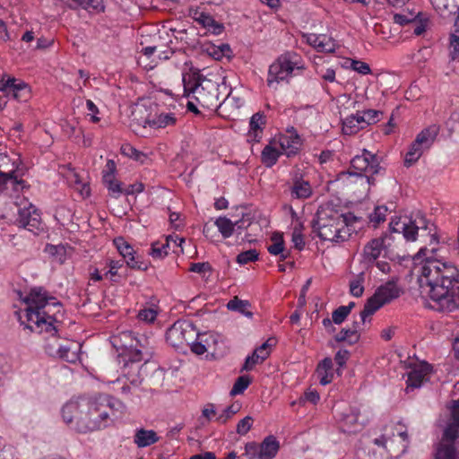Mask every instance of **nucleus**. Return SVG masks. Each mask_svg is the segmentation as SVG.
I'll use <instances>...</instances> for the list:
<instances>
[{
  "label": "nucleus",
  "mask_w": 459,
  "mask_h": 459,
  "mask_svg": "<svg viewBox=\"0 0 459 459\" xmlns=\"http://www.w3.org/2000/svg\"><path fill=\"white\" fill-rule=\"evenodd\" d=\"M419 283L431 299L430 307L443 313L459 309V271L452 264L428 260L421 267Z\"/></svg>",
  "instance_id": "obj_1"
},
{
  "label": "nucleus",
  "mask_w": 459,
  "mask_h": 459,
  "mask_svg": "<svg viewBox=\"0 0 459 459\" xmlns=\"http://www.w3.org/2000/svg\"><path fill=\"white\" fill-rule=\"evenodd\" d=\"M116 406L122 407L123 404L108 394L82 397L65 403L62 417L77 431L87 433L107 427Z\"/></svg>",
  "instance_id": "obj_2"
},
{
  "label": "nucleus",
  "mask_w": 459,
  "mask_h": 459,
  "mask_svg": "<svg viewBox=\"0 0 459 459\" xmlns=\"http://www.w3.org/2000/svg\"><path fill=\"white\" fill-rule=\"evenodd\" d=\"M20 298L22 299V293L19 292ZM22 300L27 305L25 308V316L28 325L26 328L33 331L34 328L30 325L33 323L37 327L42 325L46 326V331L51 333V335L46 339L45 351L51 357H56L60 354V351L64 344L58 342V338L56 335V328L53 325V323L56 321L55 316H51V307L56 309V312H60L61 303L56 301V299L51 296H48L47 291L43 288H33L30 293L22 298ZM56 315V312H54Z\"/></svg>",
  "instance_id": "obj_3"
},
{
  "label": "nucleus",
  "mask_w": 459,
  "mask_h": 459,
  "mask_svg": "<svg viewBox=\"0 0 459 459\" xmlns=\"http://www.w3.org/2000/svg\"><path fill=\"white\" fill-rule=\"evenodd\" d=\"M316 218L312 221L314 231L322 240L340 242L346 239L347 227L352 224L357 218L351 212L340 213L330 208L317 210Z\"/></svg>",
  "instance_id": "obj_4"
},
{
  "label": "nucleus",
  "mask_w": 459,
  "mask_h": 459,
  "mask_svg": "<svg viewBox=\"0 0 459 459\" xmlns=\"http://www.w3.org/2000/svg\"><path fill=\"white\" fill-rule=\"evenodd\" d=\"M184 96L194 99L198 105L209 110H214L222 105H229L231 101L227 97L220 103L218 84L199 73L183 74Z\"/></svg>",
  "instance_id": "obj_5"
},
{
  "label": "nucleus",
  "mask_w": 459,
  "mask_h": 459,
  "mask_svg": "<svg viewBox=\"0 0 459 459\" xmlns=\"http://www.w3.org/2000/svg\"><path fill=\"white\" fill-rule=\"evenodd\" d=\"M444 423L441 441L436 450V459H459L455 441L459 437V400H452L446 405V414L440 419Z\"/></svg>",
  "instance_id": "obj_6"
},
{
  "label": "nucleus",
  "mask_w": 459,
  "mask_h": 459,
  "mask_svg": "<svg viewBox=\"0 0 459 459\" xmlns=\"http://www.w3.org/2000/svg\"><path fill=\"white\" fill-rule=\"evenodd\" d=\"M351 175L364 177L369 185H375L376 175L383 174L385 169L380 166L379 158L372 152L363 150L360 155H356L351 161Z\"/></svg>",
  "instance_id": "obj_7"
},
{
  "label": "nucleus",
  "mask_w": 459,
  "mask_h": 459,
  "mask_svg": "<svg viewBox=\"0 0 459 459\" xmlns=\"http://www.w3.org/2000/svg\"><path fill=\"white\" fill-rule=\"evenodd\" d=\"M119 338L122 342V347L128 351L129 362L148 361L152 357V348L146 336H137L133 332H123Z\"/></svg>",
  "instance_id": "obj_8"
},
{
  "label": "nucleus",
  "mask_w": 459,
  "mask_h": 459,
  "mask_svg": "<svg viewBox=\"0 0 459 459\" xmlns=\"http://www.w3.org/2000/svg\"><path fill=\"white\" fill-rule=\"evenodd\" d=\"M400 296V290L395 283L388 281L378 287L375 293L367 300L364 308L359 314L362 324H365L367 317L372 316L385 304Z\"/></svg>",
  "instance_id": "obj_9"
},
{
  "label": "nucleus",
  "mask_w": 459,
  "mask_h": 459,
  "mask_svg": "<svg viewBox=\"0 0 459 459\" xmlns=\"http://www.w3.org/2000/svg\"><path fill=\"white\" fill-rule=\"evenodd\" d=\"M199 337V333L195 326L187 320H178L166 333L168 343L176 349H181Z\"/></svg>",
  "instance_id": "obj_10"
},
{
  "label": "nucleus",
  "mask_w": 459,
  "mask_h": 459,
  "mask_svg": "<svg viewBox=\"0 0 459 459\" xmlns=\"http://www.w3.org/2000/svg\"><path fill=\"white\" fill-rule=\"evenodd\" d=\"M392 232L403 233L404 238L408 241H415L420 229H427L426 219L419 212L415 214V218H394L389 223Z\"/></svg>",
  "instance_id": "obj_11"
},
{
  "label": "nucleus",
  "mask_w": 459,
  "mask_h": 459,
  "mask_svg": "<svg viewBox=\"0 0 459 459\" xmlns=\"http://www.w3.org/2000/svg\"><path fill=\"white\" fill-rule=\"evenodd\" d=\"M296 67V63L290 60L289 55L281 56L274 63H273L268 71L267 84L270 87L273 83H279L287 80Z\"/></svg>",
  "instance_id": "obj_12"
},
{
  "label": "nucleus",
  "mask_w": 459,
  "mask_h": 459,
  "mask_svg": "<svg viewBox=\"0 0 459 459\" xmlns=\"http://www.w3.org/2000/svg\"><path fill=\"white\" fill-rule=\"evenodd\" d=\"M15 224L20 228L36 233L41 226L40 215L35 206L30 204L28 206L19 209Z\"/></svg>",
  "instance_id": "obj_13"
},
{
  "label": "nucleus",
  "mask_w": 459,
  "mask_h": 459,
  "mask_svg": "<svg viewBox=\"0 0 459 459\" xmlns=\"http://www.w3.org/2000/svg\"><path fill=\"white\" fill-rule=\"evenodd\" d=\"M113 242L120 255L126 259V264L130 268L142 271L147 270V264L141 261L139 257L134 256L135 252L133 247L123 238H117Z\"/></svg>",
  "instance_id": "obj_14"
},
{
  "label": "nucleus",
  "mask_w": 459,
  "mask_h": 459,
  "mask_svg": "<svg viewBox=\"0 0 459 459\" xmlns=\"http://www.w3.org/2000/svg\"><path fill=\"white\" fill-rule=\"evenodd\" d=\"M8 96L20 102H26L30 98V89L24 82H16L15 79H9L0 87Z\"/></svg>",
  "instance_id": "obj_15"
},
{
  "label": "nucleus",
  "mask_w": 459,
  "mask_h": 459,
  "mask_svg": "<svg viewBox=\"0 0 459 459\" xmlns=\"http://www.w3.org/2000/svg\"><path fill=\"white\" fill-rule=\"evenodd\" d=\"M431 370V366L428 363H421L408 373L407 389L418 388L426 380L428 374Z\"/></svg>",
  "instance_id": "obj_16"
},
{
  "label": "nucleus",
  "mask_w": 459,
  "mask_h": 459,
  "mask_svg": "<svg viewBox=\"0 0 459 459\" xmlns=\"http://www.w3.org/2000/svg\"><path fill=\"white\" fill-rule=\"evenodd\" d=\"M385 238H377L368 242L362 253L363 262L371 264H373L381 255L384 249Z\"/></svg>",
  "instance_id": "obj_17"
},
{
  "label": "nucleus",
  "mask_w": 459,
  "mask_h": 459,
  "mask_svg": "<svg viewBox=\"0 0 459 459\" xmlns=\"http://www.w3.org/2000/svg\"><path fill=\"white\" fill-rule=\"evenodd\" d=\"M259 446V459H273L280 448V444L273 436L266 437Z\"/></svg>",
  "instance_id": "obj_18"
},
{
  "label": "nucleus",
  "mask_w": 459,
  "mask_h": 459,
  "mask_svg": "<svg viewBox=\"0 0 459 459\" xmlns=\"http://www.w3.org/2000/svg\"><path fill=\"white\" fill-rule=\"evenodd\" d=\"M159 440L160 437L152 429L147 430L144 429H139L135 431L134 437V444L140 448L152 446L157 443Z\"/></svg>",
  "instance_id": "obj_19"
},
{
  "label": "nucleus",
  "mask_w": 459,
  "mask_h": 459,
  "mask_svg": "<svg viewBox=\"0 0 459 459\" xmlns=\"http://www.w3.org/2000/svg\"><path fill=\"white\" fill-rule=\"evenodd\" d=\"M364 127V118L359 113L348 116L342 122V131L345 134H356Z\"/></svg>",
  "instance_id": "obj_20"
},
{
  "label": "nucleus",
  "mask_w": 459,
  "mask_h": 459,
  "mask_svg": "<svg viewBox=\"0 0 459 459\" xmlns=\"http://www.w3.org/2000/svg\"><path fill=\"white\" fill-rule=\"evenodd\" d=\"M282 151L288 157L294 156L298 153L301 146L300 137L295 133L290 136H283L280 142Z\"/></svg>",
  "instance_id": "obj_21"
},
{
  "label": "nucleus",
  "mask_w": 459,
  "mask_h": 459,
  "mask_svg": "<svg viewBox=\"0 0 459 459\" xmlns=\"http://www.w3.org/2000/svg\"><path fill=\"white\" fill-rule=\"evenodd\" d=\"M439 128L436 125H432L422 130L416 137V144H420L425 150H428L434 143L437 136Z\"/></svg>",
  "instance_id": "obj_22"
},
{
  "label": "nucleus",
  "mask_w": 459,
  "mask_h": 459,
  "mask_svg": "<svg viewBox=\"0 0 459 459\" xmlns=\"http://www.w3.org/2000/svg\"><path fill=\"white\" fill-rule=\"evenodd\" d=\"M434 8L446 17L450 14H456L459 12V4L457 0H430Z\"/></svg>",
  "instance_id": "obj_23"
},
{
  "label": "nucleus",
  "mask_w": 459,
  "mask_h": 459,
  "mask_svg": "<svg viewBox=\"0 0 459 459\" xmlns=\"http://www.w3.org/2000/svg\"><path fill=\"white\" fill-rule=\"evenodd\" d=\"M81 345L76 342H70L62 346L60 354L56 358H60L69 363H75L79 359V351Z\"/></svg>",
  "instance_id": "obj_24"
},
{
  "label": "nucleus",
  "mask_w": 459,
  "mask_h": 459,
  "mask_svg": "<svg viewBox=\"0 0 459 459\" xmlns=\"http://www.w3.org/2000/svg\"><path fill=\"white\" fill-rule=\"evenodd\" d=\"M271 240H272L273 244L268 246V247H267L268 252L273 255H280L281 261L286 260L290 255V252L285 251L284 241H283L282 236L279 233H274V234H273Z\"/></svg>",
  "instance_id": "obj_25"
},
{
  "label": "nucleus",
  "mask_w": 459,
  "mask_h": 459,
  "mask_svg": "<svg viewBox=\"0 0 459 459\" xmlns=\"http://www.w3.org/2000/svg\"><path fill=\"white\" fill-rule=\"evenodd\" d=\"M176 122L177 117L174 113H160L152 119L145 120V124L153 128H165L174 126Z\"/></svg>",
  "instance_id": "obj_26"
},
{
  "label": "nucleus",
  "mask_w": 459,
  "mask_h": 459,
  "mask_svg": "<svg viewBox=\"0 0 459 459\" xmlns=\"http://www.w3.org/2000/svg\"><path fill=\"white\" fill-rule=\"evenodd\" d=\"M341 429L343 432L353 433L359 430V413L352 411L351 413L342 414L341 418Z\"/></svg>",
  "instance_id": "obj_27"
},
{
  "label": "nucleus",
  "mask_w": 459,
  "mask_h": 459,
  "mask_svg": "<svg viewBox=\"0 0 459 459\" xmlns=\"http://www.w3.org/2000/svg\"><path fill=\"white\" fill-rule=\"evenodd\" d=\"M135 363L136 362H129L126 365V368H127L126 377L134 388L139 387L143 380L140 373L143 365L138 366L134 365Z\"/></svg>",
  "instance_id": "obj_28"
},
{
  "label": "nucleus",
  "mask_w": 459,
  "mask_h": 459,
  "mask_svg": "<svg viewBox=\"0 0 459 459\" xmlns=\"http://www.w3.org/2000/svg\"><path fill=\"white\" fill-rule=\"evenodd\" d=\"M8 183H11L14 190H18V186L24 184L22 179L18 178V175L15 170L9 172H3L0 170V192L6 189Z\"/></svg>",
  "instance_id": "obj_29"
},
{
  "label": "nucleus",
  "mask_w": 459,
  "mask_h": 459,
  "mask_svg": "<svg viewBox=\"0 0 459 459\" xmlns=\"http://www.w3.org/2000/svg\"><path fill=\"white\" fill-rule=\"evenodd\" d=\"M360 334L355 328H342L335 336L337 342H346L349 345L357 343L359 341Z\"/></svg>",
  "instance_id": "obj_30"
},
{
  "label": "nucleus",
  "mask_w": 459,
  "mask_h": 459,
  "mask_svg": "<svg viewBox=\"0 0 459 459\" xmlns=\"http://www.w3.org/2000/svg\"><path fill=\"white\" fill-rule=\"evenodd\" d=\"M312 194V188L307 181L297 179L291 187V195L296 198H307Z\"/></svg>",
  "instance_id": "obj_31"
},
{
  "label": "nucleus",
  "mask_w": 459,
  "mask_h": 459,
  "mask_svg": "<svg viewBox=\"0 0 459 459\" xmlns=\"http://www.w3.org/2000/svg\"><path fill=\"white\" fill-rule=\"evenodd\" d=\"M280 155L281 152L268 144L262 151L261 160L264 166L271 168L277 162Z\"/></svg>",
  "instance_id": "obj_32"
},
{
  "label": "nucleus",
  "mask_w": 459,
  "mask_h": 459,
  "mask_svg": "<svg viewBox=\"0 0 459 459\" xmlns=\"http://www.w3.org/2000/svg\"><path fill=\"white\" fill-rule=\"evenodd\" d=\"M425 149L420 144H416L414 140L405 155L404 166L407 168L412 166L421 157Z\"/></svg>",
  "instance_id": "obj_33"
},
{
  "label": "nucleus",
  "mask_w": 459,
  "mask_h": 459,
  "mask_svg": "<svg viewBox=\"0 0 459 459\" xmlns=\"http://www.w3.org/2000/svg\"><path fill=\"white\" fill-rule=\"evenodd\" d=\"M250 303L247 300L239 299L238 297H234L227 304V307L232 311H238L247 317H252L253 313L248 310Z\"/></svg>",
  "instance_id": "obj_34"
},
{
  "label": "nucleus",
  "mask_w": 459,
  "mask_h": 459,
  "mask_svg": "<svg viewBox=\"0 0 459 459\" xmlns=\"http://www.w3.org/2000/svg\"><path fill=\"white\" fill-rule=\"evenodd\" d=\"M171 236L167 237L166 243L155 242L152 245L150 255L153 258L161 259L164 258L168 254L170 247Z\"/></svg>",
  "instance_id": "obj_35"
},
{
  "label": "nucleus",
  "mask_w": 459,
  "mask_h": 459,
  "mask_svg": "<svg viewBox=\"0 0 459 459\" xmlns=\"http://www.w3.org/2000/svg\"><path fill=\"white\" fill-rule=\"evenodd\" d=\"M455 31L450 35V45L452 48V57L455 59L459 57V12L455 19Z\"/></svg>",
  "instance_id": "obj_36"
},
{
  "label": "nucleus",
  "mask_w": 459,
  "mask_h": 459,
  "mask_svg": "<svg viewBox=\"0 0 459 459\" xmlns=\"http://www.w3.org/2000/svg\"><path fill=\"white\" fill-rule=\"evenodd\" d=\"M70 183L74 186V187L79 191L80 195L82 197H87L90 195L91 189L89 185L86 183H82L80 176L75 172L72 171L71 175L69 176Z\"/></svg>",
  "instance_id": "obj_37"
},
{
  "label": "nucleus",
  "mask_w": 459,
  "mask_h": 459,
  "mask_svg": "<svg viewBox=\"0 0 459 459\" xmlns=\"http://www.w3.org/2000/svg\"><path fill=\"white\" fill-rule=\"evenodd\" d=\"M364 280H365L364 273H360L357 274L355 276V278L350 281V284H349L350 293L352 296H354L356 298L362 296V294L364 292V286H363Z\"/></svg>",
  "instance_id": "obj_38"
},
{
  "label": "nucleus",
  "mask_w": 459,
  "mask_h": 459,
  "mask_svg": "<svg viewBox=\"0 0 459 459\" xmlns=\"http://www.w3.org/2000/svg\"><path fill=\"white\" fill-rule=\"evenodd\" d=\"M215 225L223 238H230L233 234L234 224L230 219L226 217H219L215 221Z\"/></svg>",
  "instance_id": "obj_39"
},
{
  "label": "nucleus",
  "mask_w": 459,
  "mask_h": 459,
  "mask_svg": "<svg viewBox=\"0 0 459 459\" xmlns=\"http://www.w3.org/2000/svg\"><path fill=\"white\" fill-rule=\"evenodd\" d=\"M121 152L123 155L134 159L141 163H143L147 159V156L143 152L136 150L129 143H126L121 146Z\"/></svg>",
  "instance_id": "obj_40"
},
{
  "label": "nucleus",
  "mask_w": 459,
  "mask_h": 459,
  "mask_svg": "<svg viewBox=\"0 0 459 459\" xmlns=\"http://www.w3.org/2000/svg\"><path fill=\"white\" fill-rule=\"evenodd\" d=\"M387 212L388 209L385 205H379L369 214V221L373 223L374 228H377L381 222L385 221Z\"/></svg>",
  "instance_id": "obj_41"
},
{
  "label": "nucleus",
  "mask_w": 459,
  "mask_h": 459,
  "mask_svg": "<svg viewBox=\"0 0 459 459\" xmlns=\"http://www.w3.org/2000/svg\"><path fill=\"white\" fill-rule=\"evenodd\" d=\"M240 404L233 403L228 406L217 418L216 420L220 424H225L240 410Z\"/></svg>",
  "instance_id": "obj_42"
},
{
  "label": "nucleus",
  "mask_w": 459,
  "mask_h": 459,
  "mask_svg": "<svg viewBox=\"0 0 459 459\" xmlns=\"http://www.w3.org/2000/svg\"><path fill=\"white\" fill-rule=\"evenodd\" d=\"M250 383L251 380L247 376H241L238 377L230 390V395L234 396L242 394L248 387Z\"/></svg>",
  "instance_id": "obj_43"
},
{
  "label": "nucleus",
  "mask_w": 459,
  "mask_h": 459,
  "mask_svg": "<svg viewBox=\"0 0 459 459\" xmlns=\"http://www.w3.org/2000/svg\"><path fill=\"white\" fill-rule=\"evenodd\" d=\"M337 47L336 42L326 35H321L320 46L317 47L316 50L323 53H333L335 51Z\"/></svg>",
  "instance_id": "obj_44"
},
{
  "label": "nucleus",
  "mask_w": 459,
  "mask_h": 459,
  "mask_svg": "<svg viewBox=\"0 0 459 459\" xmlns=\"http://www.w3.org/2000/svg\"><path fill=\"white\" fill-rule=\"evenodd\" d=\"M206 334H200L199 338L197 340H195L193 342H189L187 346H190L192 352H194L196 355H203L207 351V348L204 344L206 342V340H204V337Z\"/></svg>",
  "instance_id": "obj_45"
},
{
  "label": "nucleus",
  "mask_w": 459,
  "mask_h": 459,
  "mask_svg": "<svg viewBox=\"0 0 459 459\" xmlns=\"http://www.w3.org/2000/svg\"><path fill=\"white\" fill-rule=\"evenodd\" d=\"M258 252L255 249H249L241 252L237 256V262L240 264H247L249 262L256 261L258 259Z\"/></svg>",
  "instance_id": "obj_46"
},
{
  "label": "nucleus",
  "mask_w": 459,
  "mask_h": 459,
  "mask_svg": "<svg viewBox=\"0 0 459 459\" xmlns=\"http://www.w3.org/2000/svg\"><path fill=\"white\" fill-rule=\"evenodd\" d=\"M254 420L251 416H246L237 424L236 432L240 436H245L251 429Z\"/></svg>",
  "instance_id": "obj_47"
},
{
  "label": "nucleus",
  "mask_w": 459,
  "mask_h": 459,
  "mask_svg": "<svg viewBox=\"0 0 459 459\" xmlns=\"http://www.w3.org/2000/svg\"><path fill=\"white\" fill-rule=\"evenodd\" d=\"M350 62H351L350 67L352 70L356 71L357 73L363 74V75L369 74L371 73V69H370V66L368 65V64H367L363 61H360V60H353V59H351Z\"/></svg>",
  "instance_id": "obj_48"
},
{
  "label": "nucleus",
  "mask_w": 459,
  "mask_h": 459,
  "mask_svg": "<svg viewBox=\"0 0 459 459\" xmlns=\"http://www.w3.org/2000/svg\"><path fill=\"white\" fill-rule=\"evenodd\" d=\"M362 117L364 118L365 126H368L378 122L382 117V112L375 109H368L362 113Z\"/></svg>",
  "instance_id": "obj_49"
},
{
  "label": "nucleus",
  "mask_w": 459,
  "mask_h": 459,
  "mask_svg": "<svg viewBox=\"0 0 459 459\" xmlns=\"http://www.w3.org/2000/svg\"><path fill=\"white\" fill-rule=\"evenodd\" d=\"M260 446L256 442H247L245 446V455L248 459H259Z\"/></svg>",
  "instance_id": "obj_50"
},
{
  "label": "nucleus",
  "mask_w": 459,
  "mask_h": 459,
  "mask_svg": "<svg viewBox=\"0 0 459 459\" xmlns=\"http://www.w3.org/2000/svg\"><path fill=\"white\" fill-rule=\"evenodd\" d=\"M195 20L208 29H210L212 24H215V20L211 15L204 12H196L195 13Z\"/></svg>",
  "instance_id": "obj_51"
},
{
  "label": "nucleus",
  "mask_w": 459,
  "mask_h": 459,
  "mask_svg": "<svg viewBox=\"0 0 459 459\" xmlns=\"http://www.w3.org/2000/svg\"><path fill=\"white\" fill-rule=\"evenodd\" d=\"M270 341L271 340H268L255 350L256 359H259L261 363H263L270 355V348L272 346V344L269 343Z\"/></svg>",
  "instance_id": "obj_52"
},
{
  "label": "nucleus",
  "mask_w": 459,
  "mask_h": 459,
  "mask_svg": "<svg viewBox=\"0 0 459 459\" xmlns=\"http://www.w3.org/2000/svg\"><path fill=\"white\" fill-rule=\"evenodd\" d=\"M374 443L377 445V446H384L386 448V450L389 452V453H394L396 454V450L394 449L393 447V445L394 443V437H386L385 436H381L380 437L378 438H376L374 440Z\"/></svg>",
  "instance_id": "obj_53"
},
{
  "label": "nucleus",
  "mask_w": 459,
  "mask_h": 459,
  "mask_svg": "<svg viewBox=\"0 0 459 459\" xmlns=\"http://www.w3.org/2000/svg\"><path fill=\"white\" fill-rule=\"evenodd\" d=\"M350 314L348 309L343 308L342 306L334 309L332 313V318L334 324L340 325L347 318Z\"/></svg>",
  "instance_id": "obj_54"
},
{
  "label": "nucleus",
  "mask_w": 459,
  "mask_h": 459,
  "mask_svg": "<svg viewBox=\"0 0 459 459\" xmlns=\"http://www.w3.org/2000/svg\"><path fill=\"white\" fill-rule=\"evenodd\" d=\"M116 163L112 160H108L103 170V182H110L115 178Z\"/></svg>",
  "instance_id": "obj_55"
},
{
  "label": "nucleus",
  "mask_w": 459,
  "mask_h": 459,
  "mask_svg": "<svg viewBox=\"0 0 459 459\" xmlns=\"http://www.w3.org/2000/svg\"><path fill=\"white\" fill-rule=\"evenodd\" d=\"M157 316V311L153 308H143L139 311L138 318L144 322H153Z\"/></svg>",
  "instance_id": "obj_56"
},
{
  "label": "nucleus",
  "mask_w": 459,
  "mask_h": 459,
  "mask_svg": "<svg viewBox=\"0 0 459 459\" xmlns=\"http://www.w3.org/2000/svg\"><path fill=\"white\" fill-rule=\"evenodd\" d=\"M264 124V117L262 113L258 112L252 116L249 126L250 130L256 132L261 129V126Z\"/></svg>",
  "instance_id": "obj_57"
},
{
  "label": "nucleus",
  "mask_w": 459,
  "mask_h": 459,
  "mask_svg": "<svg viewBox=\"0 0 459 459\" xmlns=\"http://www.w3.org/2000/svg\"><path fill=\"white\" fill-rule=\"evenodd\" d=\"M418 15H419V13L417 15H414L413 13H408V14L396 13L394 15V21L397 24L405 25V24L414 22V20L418 17Z\"/></svg>",
  "instance_id": "obj_58"
},
{
  "label": "nucleus",
  "mask_w": 459,
  "mask_h": 459,
  "mask_svg": "<svg viewBox=\"0 0 459 459\" xmlns=\"http://www.w3.org/2000/svg\"><path fill=\"white\" fill-rule=\"evenodd\" d=\"M104 184L108 187L110 194L115 197H117L120 194L124 193V191L121 188L120 182L115 180V178H113V179H110V182H104Z\"/></svg>",
  "instance_id": "obj_59"
},
{
  "label": "nucleus",
  "mask_w": 459,
  "mask_h": 459,
  "mask_svg": "<svg viewBox=\"0 0 459 459\" xmlns=\"http://www.w3.org/2000/svg\"><path fill=\"white\" fill-rule=\"evenodd\" d=\"M397 436L402 438L401 446L396 450V455H400L405 453L408 446V435L406 429H400L397 431Z\"/></svg>",
  "instance_id": "obj_60"
},
{
  "label": "nucleus",
  "mask_w": 459,
  "mask_h": 459,
  "mask_svg": "<svg viewBox=\"0 0 459 459\" xmlns=\"http://www.w3.org/2000/svg\"><path fill=\"white\" fill-rule=\"evenodd\" d=\"M256 364H261L259 359H256V356H255V351H254L252 355L250 356H247L246 360H245V363L241 368V370H246V371H249V370H252L253 368L256 365Z\"/></svg>",
  "instance_id": "obj_61"
},
{
  "label": "nucleus",
  "mask_w": 459,
  "mask_h": 459,
  "mask_svg": "<svg viewBox=\"0 0 459 459\" xmlns=\"http://www.w3.org/2000/svg\"><path fill=\"white\" fill-rule=\"evenodd\" d=\"M349 358L350 352L347 350H339L334 356V360L340 367H342Z\"/></svg>",
  "instance_id": "obj_62"
},
{
  "label": "nucleus",
  "mask_w": 459,
  "mask_h": 459,
  "mask_svg": "<svg viewBox=\"0 0 459 459\" xmlns=\"http://www.w3.org/2000/svg\"><path fill=\"white\" fill-rule=\"evenodd\" d=\"M333 361L330 358L324 359L316 368V374H321L323 371L332 372Z\"/></svg>",
  "instance_id": "obj_63"
},
{
  "label": "nucleus",
  "mask_w": 459,
  "mask_h": 459,
  "mask_svg": "<svg viewBox=\"0 0 459 459\" xmlns=\"http://www.w3.org/2000/svg\"><path fill=\"white\" fill-rule=\"evenodd\" d=\"M190 271L197 273H203L211 271V265L208 262L195 263L191 264Z\"/></svg>",
  "instance_id": "obj_64"
}]
</instances>
